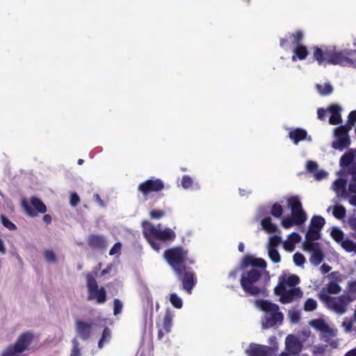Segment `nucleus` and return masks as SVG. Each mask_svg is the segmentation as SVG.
<instances>
[{
  "label": "nucleus",
  "instance_id": "f257e3e1",
  "mask_svg": "<svg viewBox=\"0 0 356 356\" xmlns=\"http://www.w3.org/2000/svg\"><path fill=\"white\" fill-rule=\"evenodd\" d=\"M249 266L252 268L242 274L240 280L241 286L247 295L257 296L262 293V289L255 284L261 279L262 270H266L267 264L262 258L246 254L241 260V267L245 269Z\"/></svg>",
  "mask_w": 356,
  "mask_h": 356
},
{
  "label": "nucleus",
  "instance_id": "f03ea898",
  "mask_svg": "<svg viewBox=\"0 0 356 356\" xmlns=\"http://www.w3.org/2000/svg\"><path fill=\"white\" fill-rule=\"evenodd\" d=\"M143 234L151 247L159 251L161 249V243L162 241H172L176 238L175 233L170 228H165L160 230L154 227L147 220L142 222Z\"/></svg>",
  "mask_w": 356,
  "mask_h": 356
},
{
  "label": "nucleus",
  "instance_id": "7ed1b4c3",
  "mask_svg": "<svg viewBox=\"0 0 356 356\" xmlns=\"http://www.w3.org/2000/svg\"><path fill=\"white\" fill-rule=\"evenodd\" d=\"M163 258L174 272L181 273V268L186 264H193L195 261L188 257V250L181 246L167 249L163 252Z\"/></svg>",
  "mask_w": 356,
  "mask_h": 356
},
{
  "label": "nucleus",
  "instance_id": "20e7f679",
  "mask_svg": "<svg viewBox=\"0 0 356 356\" xmlns=\"http://www.w3.org/2000/svg\"><path fill=\"white\" fill-rule=\"evenodd\" d=\"M287 204L291 211V216L282 220V226L289 229L293 225H300L307 220V214L302 209V203L297 196H291L287 199Z\"/></svg>",
  "mask_w": 356,
  "mask_h": 356
},
{
  "label": "nucleus",
  "instance_id": "39448f33",
  "mask_svg": "<svg viewBox=\"0 0 356 356\" xmlns=\"http://www.w3.org/2000/svg\"><path fill=\"white\" fill-rule=\"evenodd\" d=\"M343 51H337L335 47H313L314 59L318 65L331 64L340 65Z\"/></svg>",
  "mask_w": 356,
  "mask_h": 356
},
{
  "label": "nucleus",
  "instance_id": "423d86ee",
  "mask_svg": "<svg viewBox=\"0 0 356 356\" xmlns=\"http://www.w3.org/2000/svg\"><path fill=\"white\" fill-rule=\"evenodd\" d=\"M255 305L265 312H270L271 316L266 318V322H264L265 327L274 326L277 323H281L283 321V314L279 311L280 307L277 304L271 302L267 300H257Z\"/></svg>",
  "mask_w": 356,
  "mask_h": 356
},
{
  "label": "nucleus",
  "instance_id": "0eeeda50",
  "mask_svg": "<svg viewBox=\"0 0 356 356\" xmlns=\"http://www.w3.org/2000/svg\"><path fill=\"white\" fill-rule=\"evenodd\" d=\"M323 298L326 307L339 315L345 314L349 304L355 300V297L350 296V294H342L337 297L323 295Z\"/></svg>",
  "mask_w": 356,
  "mask_h": 356
},
{
  "label": "nucleus",
  "instance_id": "6e6552de",
  "mask_svg": "<svg viewBox=\"0 0 356 356\" xmlns=\"http://www.w3.org/2000/svg\"><path fill=\"white\" fill-rule=\"evenodd\" d=\"M33 334L30 332H23L19 335L14 345L9 346L2 353V356H15L23 353L31 343Z\"/></svg>",
  "mask_w": 356,
  "mask_h": 356
},
{
  "label": "nucleus",
  "instance_id": "1a4fd4ad",
  "mask_svg": "<svg viewBox=\"0 0 356 356\" xmlns=\"http://www.w3.org/2000/svg\"><path fill=\"white\" fill-rule=\"evenodd\" d=\"M181 273L174 272L181 282L182 289L188 294L192 293L193 289L197 284L195 273L190 267L184 266L181 268Z\"/></svg>",
  "mask_w": 356,
  "mask_h": 356
},
{
  "label": "nucleus",
  "instance_id": "9d476101",
  "mask_svg": "<svg viewBox=\"0 0 356 356\" xmlns=\"http://www.w3.org/2000/svg\"><path fill=\"white\" fill-rule=\"evenodd\" d=\"M164 188V183L161 179L151 178L140 183L138 186V191L147 200L152 193L160 192Z\"/></svg>",
  "mask_w": 356,
  "mask_h": 356
},
{
  "label": "nucleus",
  "instance_id": "9b49d317",
  "mask_svg": "<svg viewBox=\"0 0 356 356\" xmlns=\"http://www.w3.org/2000/svg\"><path fill=\"white\" fill-rule=\"evenodd\" d=\"M22 207L26 214L31 217H35L38 213H45L47 212L46 205L37 197H31L30 204L24 200Z\"/></svg>",
  "mask_w": 356,
  "mask_h": 356
},
{
  "label": "nucleus",
  "instance_id": "f8f14e48",
  "mask_svg": "<svg viewBox=\"0 0 356 356\" xmlns=\"http://www.w3.org/2000/svg\"><path fill=\"white\" fill-rule=\"evenodd\" d=\"M304 250L312 253L310 262L314 266H318L323 261L325 254L321 248L319 243H309L303 246Z\"/></svg>",
  "mask_w": 356,
  "mask_h": 356
},
{
  "label": "nucleus",
  "instance_id": "ddd939ff",
  "mask_svg": "<svg viewBox=\"0 0 356 356\" xmlns=\"http://www.w3.org/2000/svg\"><path fill=\"white\" fill-rule=\"evenodd\" d=\"M90 300H96L97 304L106 301V291L103 286L99 287L96 280L90 276Z\"/></svg>",
  "mask_w": 356,
  "mask_h": 356
},
{
  "label": "nucleus",
  "instance_id": "4468645a",
  "mask_svg": "<svg viewBox=\"0 0 356 356\" xmlns=\"http://www.w3.org/2000/svg\"><path fill=\"white\" fill-rule=\"evenodd\" d=\"M341 291V286L338 283L331 281L327 284L326 287L321 289L318 293V298L321 301L323 302V295L325 296H330V294H338Z\"/></svg>",
  "mask_w": 356,
  "mask_h": 356
},
{
  "label": "nucleus",
  "instance_id": "2eb2a0df",
  "mask_svg": "<svg viewBox=\"0 0 356 356\" xmlns=\"http://www.w3.org/2000/svg\"><path fill=\"white\" fill-rule=\"evenodd\" d=\"M302 292L298 287H295L289 290H286L284 294H283L280 300L282 304H287L291 302L295 298H301Z\"/></svg>",
  "mask_w": 356,
  "mask_h": 356
},
{
  "label": "nucleus",
  "instance_id": "dca6fc26",
  "mask_svg": "<svg viewBox=\"0 0 356 356\" xmlns=\"http://www.w3.org/2000/svg\"><path fill=\"white\" fill-rule=\"evenodd\" d=\"M328 111L331 113L329 122L331 124H339L342 122L341 111V108L338 104H332L328 108Z\"/></svg>",
  "mask_w": 356,
  "mask_h": 356
},
{
  "label": "nucleus",
  "instance_id": "f3484780",
  "mask_svg": "<svg viewBox=\"0 0 356 356\" xmlns=\"http://www.w3.org/2000/svg\"><path fill=\"white\" fill-rule=\"evenodd\" d=\"M270 348L268 346L252 343L248 353L250 356H269Z\"/></svg>",
  "mask_w": 356,
  "mask_h": 356
},
{
  "label": "nucleus",
  "instance_id": "a211bd4d",
  "mask_svg": "<svg viewBox=\"0 0 356 356\" xmlns=\"http://www.w3.org/2000/svg\"><path fill=\"white\" fill-rule=\"evenodd\" d=\"M353 54H356V49H346L342 51V56L341 59V66H350L353 67H356V59L353 60L350 57L353 56Z\"/></svg>",
  "mask_w": 356,
  "mask_h": 356
},
{
  "label": "nucleus",
  "instance_id": "6ab92c4d",
  "mask_svg": "<svg viewBox=\"0 0 356 356\" xmlns=\"http://www.w3.org/2000/svg\"><path fill=\"white\" fill-rule=\"evenodd\" d=\"M307 132L302 128H296L289 133V138L295 145H298L300 141L307 138Z\"/></svg>",
  "mask_w": 356,
  "mask_h": 356
},
{
  "label": "nucleus",
  "instance_id": "aec40b11",
  "mask_svg": "<svg viewBox=\"0 0 356 356\" xmlns=\"http://www.w3.org/2000/svg\"><path fill=\"white\" fill-rule=\"evenodd\" d=\"M90 247L104 250L107 247V242L102 235H90Z\"/></svg>",
  "mask_w": 356,
  "mask_h": 356
},
{
  "label": "nucleus",
  "instance_id": "412c9836",
  "mask_svg": "<svg viewBox=\"0 0 356 356\" xmlns=\"http://www.w3.org/2000/svg\"><path fill=\"white\" fill-rule=\"evenodd\" d=\"M321 238V230L309 226V229L305 235V241L303 243V246H307L309 243H316L314 242Z\"/></svg>",
  "mask_w": 356,
  "mask_h": 356
},
{
  "label": "nucleus",
  "instance_id": "4be33fe9",
  "mask_svg": "<svg viewBox=\"0 0 356 356\" xmlns=\"http://www.w3.org/2000/svg\"><path fill=\"white\" fill-rule=\"evenodd\" d=\"M293 53V55L292 56L291 60L293 62L296 61L298 59L300 60H305L309 54L307 47L303 44L296 46Z\"/></svg>",
  "mask_w": 356,
  "mask_h": 356
},
{
  "label": "nucleus",
  "instance_id": "5701e85b",
  "mask_svg": "<svg viewBox=\"0 0 356 356\" xmlns=\"http://www.w3.org/2000/svg\"><path fill=\"white\" fill-rule=\"evenodd\" d=\"M261 225L263 229L267 233L272 234L277 232V227L275 224L272 222L270 217H266L262 219Z\"/></svg>",
  "mask_w": 356,
  "mask_h": 356
},
{
  "label": "nucleus",
  "instance_id": "b1692460",
  "mask_svg": "<svg viewBox=\"0 0 356 356\" xmlns=\"http://www.w3.org/2000/svg\"><path fill=\"white\" fill-rule=\"evenodd\" d=\"M350 144V139L348 137L337 138V140L332 143V147L335 149L343 150L348 147Z\"/></svg>",
  "mask_w": 356,
  "mask_h": 356
},
{
  "label": "nucleus",
  "instance_id": "393cba45",
  "mask_svg": "<svg viewBox=\"0 0 356 356\" xmlns=\"http://www.w3.org/2000/svg\"><path fill=\"white\" fill-rule=\"evenodd\" d=\"M76 331L83 339H86L89 334V323L78 321L76 322Z\"/></svg>",
  "mask_w": 356,
  "mask_h": 356
},
{
  "label": "nucleus",
  "instance_id": "a878e982",
  "mask_svg": "<svg viewBox=\"0 0 356 356\" xmlns=\"http://www.w3.org/2000/svg\"><path fill=\"white\" fill-rule=\"evenodd\" d=\"M172 318L173 315L172 312L169 310H167L165 313L163 321V328L166 333H168L171 331V327L172 326Z\"/></svg>",
  "mask_w": 356,
  "mask_h": 356
},
{
  "label": "nucleus",
  "instance_id": "bb28decb",
  "mask_svg": "<svg viewBox=\"0 0 356 356\" xmlns=\"http://www.w3.org/2000/svg\"><path fill=\"white\" fill-rule=\"evenodd\" d=\"M355 159V154L350 151L343 154L340 159V165L346 168L351 165Z\"/></svg>",
  "mask_w": 356,
  "mask_h": 356
},
{
  "label": "nucleus",
  "instance_id": "cd10ccee",
  "mask_svg": "<svg viewBox=\"0 0 356 356\" xmlns=\"http://www.w3.org/2000/svg\"><path fill=\"white\" fill-rule=\"evenodd\" d=\"M325 224V220L323 217L321 216H314L311 220L309 226L321 231Z\"/></svg>",
  "mask_w": 356,
  "mask_h": 356
},
{
  "label": "nucleus",
  "instance_id": "c85d7f7f",
  "mask_svg": "<svg viewBox=\"0 0 356 356\" xmlns=\"http://www.w3.org/2000/svg\"><path fill=\"white\" fill-rule=\"evenodd\" d=\"M111 338V332L108 327H105L102 337L98 341V348H102L105 343L109 342Z\"/></svg>",
  "mask_w": 356,
  "mask_h": 356
},
{
  "label": "nucleus",
  "instance_id": "c756f323",
  "mask_svg": "<svg viewBox=\"0 0 356 356\" xmlns=\"http://www.w3.org/2000/svg\"><path fill=\"white\" fill-rule=\"evenodd\" d=\"M351 129V126L348 124L341 125L334 129L336 138L348 137V131Z\"/></svg>",
  "mask_w": 356,
  "mask_h": 356
},
{
  "label": "nucleus",
  "instance_id": "7c9ffc66",
  "mask_svg": "<svg viewBox=\"0 0 356 356\" xmlns=\"http://www.w3.org/2000/svg\"><path fill=\"white\" fill-rule=\"evenodd\" d=\"M289 38L291 40L293 44L298 46L302 44L301 42L303 40V33L301 31L298 30L294 33H289Z\"/></svg>",
  "mask_w": 356,
  "mask_h": 356
},
{
  "label": "nucleus",
  "instance_id": "2f4dec72",
  "mask_svg": "<svg viewBox=\"0 0 356 356\" xmlns=\"http://www.w3.org/2000/svg\"><path fill=\"white\" fill-rule=\"evenodd\" d=\"M283 212V207L280 203L275 202L272 205L270 213L273 217L280 218L282 217Z\"/></svg>",
  "mask_w": 356,
  "mask_h": 356
},
{
  "label": "nucleus",
  "instance_id": "473e14b6",
  "mask_svg": "<svg viewBox=\"0 0 356 356\" xmlns=\"http://www.w3.org/2000/svg\"><path fill=\"white\" fill-rule=\"evenodd\" d=\"M332 213L336 218L341 220L345 218L346 210L343 205H335L333 208Z\"/></svg>",
  "mask_w": 356,
  "mask_h": 356
},
{
  "label": "nucleus",
  "instance_id": "72a5a7b5",
  "mask_svg": "<svg viewBox=\"0 0 356 356\" xmlns=\"http://www.w3.org/2000/svg\"><path fill=\"white\" fill-rule=\"evenodd\" d=\"M282 281L284 283L285 285L293 287L300 282V279L296 275H291L286 278L282 277Z\"/></svg>",
  "mask_w": 356,
  "mask_h": 356
},
{
  "label": "nucleus",
  "instance_id": "f704fd0d",
  "mask_svg": "<svg viewBox=\"0 0 356 356\" xmlns=\"http://www.w3.org/2000/svg\"><path fill=\"white\" fill-rule=\"evenodd\" d=\"M331 236L338 243L343 241L344 234L341 229L338 227H334L331 232Z\"/></svg>",
  "mask_w": 356,
  "mask_h": 356
},
{
  "label": "nucleus",
  "instance_id": "c9c22d12",
  "mask_svg": "<svg viewBox=\"0 0 356 356\" xmlns=\"http://www.w3.org/2000/svg\"><path fill=\"white\" fill-rule=\"evenodd\" d=\"M316 88L322 95H328L332 92L333 88L330 83H325L323 86L317 84Z\"/></svg>",
  "mask_w": 356,
  "mask_h": 356
},
{
  "label": "nucleus",
  "instance_id": "e433bc0d",
  "mask_svg": "<svg viewBox=\"0 0 356 356\" xmlns=\"http://www.w3.org/2000/svg\"><path fill=\"white\" fill-rule=\"evenodd\" d=\"M341 247L348 252H355V245L353 241L347 238L343 240L341 243Z\"/></svg>",
  "mask_w": 356,
  "mask_h": 356
},
{
  "label": "nucleus",
  "instance_id": "4c0bfd02",
  "mask_svg": "<svg viewBox=\"0 0 356 356\" xmlns=\"http://www.w3.org/2000/svg\"><path fill=\"white\" fill-rule=\"evenodd\" d=\"M170 302L177 309H181L183 306L182 300L176 293L170 294Z\"/></svg>",
  "mask_w": 356,
  "mask_h": 356
},
{
  "label": "nucleus",
  "instance_id": "58836bf2",
  "mask_svg": "<svg viewBox=\"0 0 356 356\" xmlns=\"http://www.w3.org/2000/svg\"><path fill=\"white\" fill-rule=\"evenodd\" d=\"M268 256L273 263H279L280 261L281 258L280 253L277 250L273 247H269Z\"/></svg>",
  "mask_w": 356,
  "mask_h": 356
},
{
  "label": "nucleus",
  "instance_id": "ea45409f",
  "mask_svg": "<svg viewBox=\"0 0 356 356\" xmlns=\"http://www.w3.org/2000/svg\"><path fill=\"white\" fill-rule=\"evenodd\" d=\"M312 325L323 332H327L328 330V325L325 323L323 320H314L312 321Z\"/></svg>",
  "mask_w": 356,
  "mask_h": 356
},
{
  "label": "nucleus",
  "instance_id": "a19ab883",
  "mask_svg": "<svg viewBox=\"0 0 356 356\" xmlns=\"http://www.w3.org/2000/svg\"><path fill=\"white\" fill-rule=\"evenodd\" d=\"M1 219L3 225L9 230L14 231L17 229V226L4 215H1Z\"/></svg>",
  "mask_w": 356,
  "mask_h": 356
},
{
  "label": "nucleus",
  "instance_id": "79ce46f5",
  "mask_svg": "<svg viewBox=\"0 0 356 356\" xmlns=\"http://www.w3.org/2000/svg\"><path fill=\"white\" fill-rule=\"evenodd\" d=\"M317 302L312 298H308L304 304V309L307 312H312L316 309Z\"/></svg>",
  "mask_w": 356,
  "mask_h": 356
},
{
  "label": "nucleus",
  "instance_id": "37998d69",
  "mask_svg": "<svg viewBox=\"0 0 356 356\" xmlns=\"http://www.w3.org/2000/svg\"><path fill=\"white\" fill-rule=\"evenodd\" d=\"M72 348L70 356H81V348L76 339L72 340Z\"/></svg>",
  "mask_w": 356,
  "mask_h": 356
},
{
  "label": "nucleus",
  "instance_id": "c03bdc74",
  "mask_svg": "<svg viewBox=\"0 0 356 356\" xmlns=\"http://www.w3.org/2000/svg\"><path fill=\"white\" fill-rule=\"evenodd\" d=\"M293 261L296 266H302L305 262L304 255L300 252H296L293 256Z\"/></svg>",
  "mask_w": 356,
  "mask_h": 356
},
{
  "label": "nucleus",
  "instance_id": "a18cd8bd",
  "mask_svg": "<svg viewBox=\"0 0 356 356\" xmlns=\"http://www.w3.org/2000/svg\"><path fill=\"white\" fill-rule=\"evenodd\" d=\"M193 182V179L191 177L188 175H184L181 179V184L184 188L188 189L192 186Z\"/></svg>",
  "mask_w": 356,
  "mask_h": 356
},
{
  "label": "nucleus",
  "instance_id": "49530a36",
  "mask_svg": "<svg viewBox=\"0 0 356 356\" xmlns=\"http://www.w3.org/2000/svg\"><path fill=\"white\" fill-rule=\"evenodd\" d=\"M286 291V285L282 281L277 286H276L274 289V292L275 295L280 296V297L285 293Z\"/></svg>",
  "mask_w": 356,
  "mask_h": 356
},
{
  "label": "nucleus",
  "instance_id": "de8ad7c7",
  "mask_svg": "<svg viewBox=\"0 0 356 356\" xmlns=\"http://www.w3.org/2000/svg\"><path fill=\"white\" fill-rule=\"evenodd\" d=\"M165 216L163 210L153 209L149 212V216L152 219H160Z\"/></svg>",
  "mask_w": 356,
  "mask_h": 356
},
{
  "label": "nucleus",
  "instance_id": "09e8293b",
  "mask_svg": "<svg viewBox=\"0 0 356 356\" xmlns=\"http://www.w3.org/2000/svg\"><path fill=\"white\" fill-rule=\"evenodd\" d=\"M329 277L332 279V281H334L337 283L338 282H342L344 278V276L339 271L332 272L329 275Z\"/></svg>",
  "mask_w": 356,
  "mask_h": 356
},
{
  "label": "nucleus",
  "instance_id": "8fccbe9b",
  "mask_svg": "<svg viewBox=\"0 0 356 356\" xmlns=\"http://www.w3.org/2000/svg\"><path fill=\"white\" fill-rule=\"evenodd\" d=\"M113 305V314L116 316L121 313L122 309V303L119 299L115 298L114 299Z\"/></svg>",
  "mask_w": 356,
  "mask_h": 356
},
{
  "label": "nucleus",
  "instance_id": "3c124183",
  "mask_svg": "<svg viewBox=\"0 0 356 356\" xmlns=\"http://www.w3.org/2000/svg\"><path fill=\"white\" fill-rule=\"evenodd\" d=\"M93 201L97 203L100 208L105 209L106 207V202L101 198L99 194H95L93 195Z\"/></svg>",
  "mask_w": 356,
  "mask_h": 356
},
{
  "label": "nucleus",
  "instance_id": "603ef678",
  "mask_svg": "<svg viewBox=\"0 0 356 356\" xmlns=\"http://www.w3.org/2000/svg\"><path fill=\"white\" fill-rule=\"evenodd\" d=\"M281 237L279 236L274 235L270 238L269 241V247H273L276 248V247L280 243Z\"/></svg>",
  "mask_w": 356,
  "mask_h": 356
},
{
  "label": "nucleus",
  "instance_id": "864d4df0",
  "mask_svg": "<svg viewBox=\"0 0 356 356\" xmlns=\"http://www.w3.org/2000/svg\"><path fill=\"white\" fill-rule=\"evenodd\" d=\"M122 248V244L120 242H117L114 244V245L111 248L109 251L110 255H115L116 254H120Z\"/></svg>",
  "mask_w": 356,
  "mask_h": 356
},
{
  "label": "nucleus",
  "instance_id": "5fc2aeb1",
  "mask_svg": "<svg viewBox=\"0 0 356 356\" xmlns=\"http://www.w3.org/2000/svg\"><path fill=\"white\" fill-rule=\"evenodd\" d=\"M44 258L49 262H55L56 260V255L52 250H47L44 252Z\"/></svg>",
  "mask_w": 356,
  "mask_h": 356
},
{
  "label": "nucleus",
  "instance_id": "6e6d98bb",
  "mask_svg": "<svg viewBox=\"0 0 356 356\" xmlns=\"http://www.w3.org/2000/svg\"><path fill=\"white\" fill-rule=\"evenodd\" d=\"M289 240L293 243H298L301 241V236L296 232H292L289 235Z\"/></svg>",
  "mask_w": 356,
  "mask_h": 356
},
{
  "label": "nucleus",
  "instance_id": "4d7b16f0",
  "mask_svg": "<svg viewBox=\"0 0 356 356\" xmlns=\"http://www.w3.org/2000/svg\"><path fill=\"white\" fill-rule=\"evenodd\" d=\"M289 317L291 322L293 323H298L300 319V315L298 311H293L289 312Z\"/></svg>",
  "mask_w": 356,
  "mask_h": 356
},
{
  "label": "nucleus",
  "instance_id": "13d9d810",
  "mask_svg": "<svg viewBox=\"0 0 356 356\" xmlns=\"http://www.w3.org/2000/svg\"><path fill=\"white\" fill-rule=\"evenodd\" d=\"M306 166L307 170L311 172L316 171L318 168L317 163L312 161H308Z\"/></svg>",
  "mask_w": 356,
  "mask_h": 356
},
{
  "label": "nucleus",
  "instance_id": "bf43d9fd",
  "mask_svg": "<svg viewBox=\"0 0 356 356\" xmlns=\"http://www.w3.org/2000/svg\"><path fill=\"white\" fill-rule=\"evenodd\" d=\"M356 122V111H351L348 115V124L351 127L355 124Z\"/></svg>",
  "mask_w": 356,
  "mask_h": 356
},
{
  "label": "nucleus",
  "instance_id": "052dcab7",
  "mask_svg": "<svg viewBox=\"0 0 356 356\" xmlns=\"http://www.w3.org/2000/svg\"><path fill=\"white\" fill-rule=\"evenodd\" d=\"M348 172L352 175V181L356 182V162L350 166Z\"/></svg>",
  "mask_w": 356,
  "mask_h": 356
},
{
  "label": "nucleus",
  "instance_id": "680f3d73",
  "mask_svg": "<svg viewBox=\"0 0 356 356\" xmlns=\"http://www.w3.org/2000/svg\"><path fill=\"white\" fill-rule=\"evenodd\" d=\"M335 185L337 188V189H341L343 190L344 194H345V196H346V183H345V181L343 180H341V179H338L335 181Z\"/></svg>",
  "mask_w": 356,
  "mask_h": 356
},
{
  "label": "nucleus",
  "instance_id": "e2e57ef3",
  "mask_svg": "<svg viewBox=\"0 0 356 356\" xmlns=\"http://www.w3.org/2000/svg\"><path fill=\"white\" fill-rule=\"evenodd\" d=\"M80 201V199H79V195L76 194V193H72L70 196V204L72 206V207H75L78 204V203Z\"/></svg>",
  "mask_w": 356,
  "mask_h": 356
},
{
  "label": "nucleus",
  "instance_id": "0e129e2a",
  "mask_svg": "<svg viewBox=\"0 0 356 356\" xmlns=\"http://www.w3.org/2000/svg\"><path fill=\"white\" fill-rule=\"evenodd\" d=\"M343 326L345 327L346 332H350L353 328V321L350 319H346L343 322Z\"/></svg>",
  "mask_w": 356,
  "mask_h": 356
},
{
  "label": "nucleus",
  "instance_id": "69168bd1",
  "mask_svg": "<svg viewBox=\"0 0 356 356\" xmlns=\"http://www.w3.org/2000/svg\"><path fill=\"white\" fill-rule=\"evenodd\" d=\"M348 293L351 296L353 293H356V280L348 283Z\"/></svg>",
  "mask_w": 356,
  "mask_h": 356
},
{
  "label": "nucleus",
  "instance_id": "338daca9",
  "mask_svg": "<svg viewBox=\"0 0 356 356\" xmlns=\"http://www.w3.org/2000/svg\"><path fill=\"white\" fill-rule=\"evenodd\" d=\"M284 248L286 250L291 252L294 250V243L289 240V241H285L284 243Z\"/></svg>",
  "mask_w": 356,
  "mask_h": 356
},
{
  "label": "nucleus",
  "instance_id": "774afa93",
  "mask_svg": "<svg viewBox=\"0 0 356 356\" xmlns=\"http://www.w3.org/2000/svg\"><path fill=\"white\" fill-rule=\"evenodd\" d=\"M326 114V111L323 108H319L317 110L318 118L321 120H324Z\"/></svg>",
  "mask_w": 356,
  "mask_h": 356
}]
</instances>
